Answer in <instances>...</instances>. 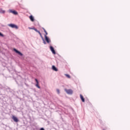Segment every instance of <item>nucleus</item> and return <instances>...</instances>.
Instances as JSON below:
<instances>
[{"instance_id":"obj_14","label":"nucleus","mask_w":130,"mask_h":130,"mask_svg":"<svg viewBox=\"0 0 130 130\" xmlns=\"http://www.w3.org/2000/svg\"><path fill=\"white\" fill-rule=\"evenodd\" d=\"M43 29L44 30V31L45 32V33L46 34L45 35L46 36V35H47V34H48L47 31H46V30H45V28H43Z\"/></svg>"},{"instance_id":"obj_7","label":"nucleus","mask_w":130,"mask_h":130,"mask_svg":"<svg viewBox=\"0 0 130 130\" xmlns=\"http://www.w3.org/2000/svg\"><path fill=\"white\" fill-rule=\"evenodd\" d=\"M35 81L37 83V84H36V86L37 87V88H38L39 89H40V87L39 86V82H38V80H37V79H35Z\"/></svg>"},{"instance_id":"obj_13","label":"nucleus","mask_w":130,"mask_h":130,"mask_svg":"<svg viewBox=\"0 0 130 130\" xmlns=\"http://www.w3.org/2000/svg\"><path fill=\"white\" fill-rule=\"evenodd\" d=\"M66 77H67V78H68V79H71V76H70V75L68 74H65Z\"/></svg>"},{"instance_id":"obj_8","label":"nucleus","mask_w":130,"mask_h":130,"mask_svg":"<svg viewBox=\"0 0 130 130\" xmlns=\"http://www.w3.org/2000/svg\"><path fill=\"white\" fill-rule=\"evenodd\" d=\"M45 40L47 42V43H50V40H49L48 37H47V36L45 35Z\"/></svg>"},{"instance_id":"obj_4","label":"nucleus","mask_w":130,"mask_h":130,"mask_svg":"<svg viewBox=\"0 0 130 130\" xmlns=\"http://www.w3.org/2000/svg\"><path fill=\"white\" fill-rule=\"evenodd\" d=\"M12 118L14 120V121H15V122H18L19 121V119H18V118L14 115L12 116Z\"/></svg>"},{"instance_id":"obj_11","label":"nucleus","mask_w":130,"mask_h":130,"mask_svg":"<svg viewBox=\"0 0 130 130\" xmlns=\"http://www.w3.org/2000/svg\"><path fill=\"white\" fill-rule=\"evenodd\" d=\"M29 19H30V21H31V22H34V17H33V16L30 15L29 16Z\"/></svg>"},{"instance_id":"obj_3","label":"nucleus","mask_w":130,"mask_h":130,"mask_svg":"<svg viewBox=\"0 0 130 130\" xmlns=\"http://www.w3.org/2000/svg\"><path fill=\"white\" fill-rule=\"evenodd\" d=\"M13 50H14V51H15V52H16V53H17L18 54L20 55V56H23V54L22 53H21V52L18 51V50H17L16 49H14Z\"/></svg>"},{"instance_id":"obj_1","label":"nucleus","mask_w":130,"mask_h":130,"mask_svg":"<svg viewBox=\"0 0 130 130\" xmlns=\"http://www.w3.org/2000/svg\"><path fill=\"white\" fill-rule=\"evenodd\" d=\"M65 91L66 93H67V94H69V95H72V94L73 93V90L72 89H65Z\"/></svg>"},{"instance_id":"obj_16","label":"nucleus","mask_w":130,"mask_h":130,"mask_svg":"<svg viewBox=\"0 0 130 130\" xmlns=\"http://www.w3.org/2000/svg\"><path fill=\"white\" fill-rule=\"evenodd\" d=\"M56 91H57V92L58 93V94H59L60 93V92L59 91V89H57Z\"/></svg>"},{"instance_id":"obj_10","label":"nucleus","mask_w":130,"mask_h":130,"mask_svg":"<svg viewBox=\"0 0 130 130\" xmlns=\"http://www.w3.org/2000/svg\"><path fill=\"white\" fill-rule=\"evenodd\" d=\"M52 69L53 71H54L55 72H57L58 70L56 69V67L55 66H53L52 67Z\"/></svg>"},{"instance_id":"obj_2","label":"nucleus","mask_w":130,"mask_h":130,"mask_svg":"<svg viewBox=\"0 0 130 130\" xmlns=\"http://www.w3.org/2000/svg\"><path fill=\"white\" fill-rule=\"evenodd\" d=\"M8 26H9V27H11V28H14L15 29H18V26H17L16 24H10L8 25Z\"/></svg>"},{"instance_id":"obj_18","label":"nucleus","mask_w":130,"mask_h":130,"mask_svg":"<svg viewBox=\"0 0 130 130\" xmlns=\"http://www.w3.org/2000/svg\"><path fill=\"white\" fill-rule=\"evenodd\" d=\"M40 130H45V129H44V128H41Z\"/></svg>"},{"instance_id":"obj_6","label":"nucleus","mask_w":130,"mask_h":130,"mask_svg":"<svg viewBox=\"0 0 130 130\" xmlns=\"http://www.w3.org/2000/svg\"><path fill=\"white\" fill-rule=\"evenodd\" d=\"M50 49L51 51H52V53H53V54H55V51L54 50V48H53V47L50 46Z\"/></svg>"},{"instance_id":"obj_9","label":"nucleus","mask_w":130,"mask_h":130,"mask_svg":"<svg viewBox=\"0 0 130 130\" xmlns=\"http://www.w3.org/2000/svg\"><path fill=\"white\" fill-rule=\"evenodd\" d=\"M10 12L13 14V15H18V12L15 10H10Z\"/></svg>"},{"instance_id":"obj_19","label":"nucleus","mask_w":130,"mask_h":130,"mask_svg":"<svg viewBox=\"0 0 130 130\" xmlns=\"http://www.w3.org/2000/svg\"><path fill=\"white\" fill-rule=\"evenodd\" d=\"M44 44H46V43H45V42H44Z\"/></svg>"},{"instance_id":"obj_15","label":"nucleus","mask_w":130,"mask_h":130,"mask_svg":"<svg viewBox=\"0 0 130 130\" xmlns=\"http://www.w3.org/2000/svg\"><path fill=\"white\" fill-rule=\"evenodd\" d=\"M0 13H1V14H5V13H6V11H5L4 10H1L0 11Z\"/></svg>"},{"instance_id":"obj_12","label":"nucleus","mask_w":130,"mask_h":130,"mask_svg":"<svg viewBox=\"0 0 130 130\" xmlns=\"http://www.w3.org/2000/svg\"><path fill=\"white\" fill-rule=\"evenodd\" d=\"M80 96L82 102H85V99H84V96H83L82 94H80Z\"/></svg>"},{"instance_id":"obj_5","label":"nucleus","mask_w":130,"mask_h":130,"mask_svg":"<svg viewBox=\"0 0 130 130\" xmlns=\"http://www.w3.org/2000/svg\"><path fill=\"white\" fill-rule=\"evenodd\" d=\"M29 29H33V30H35V31H36V32H37V33H39V34L40 35L41 37H42V35L41 34V33L40 32V31L39 30H37V29H36L35 28H29Z\"/></svg>"},{"instance_id":"obj_17","label":"nucleus","mask_w":130,"mask_h":130,"mask_svg":"<svg viewBox=\"0 0 130 130\" xmlns=\"http://www.w3.org/2000/svg\"><path fill=\"white\" fill-rule=\"evenodd\" d=\"M0 36H1V37H4V35H3V34H2V33H1V32H0Z\"/></svg>"}]
</instances>
